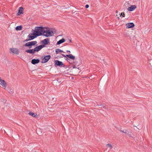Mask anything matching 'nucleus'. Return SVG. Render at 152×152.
Returning <instances> with one entry per match:
<instances>
[{
    "mask_svg": "<svg viewBox=\"0 0 152 152\" xmlns=\"http://www.w3.org/2000/svg\"><path fill=\"white\" fill-rule=\"evenodd\" d=\"M44 28L42 26L36 27L34 28V34H36L38 37L42 35L43 34Z\"/></svg>",
    "mask_w": 152,
    "mask_h": 152,
    "instance_id": "1",
    "label": "nucleus"
},
{
    "mask_svg": "<svg viewBox=\"0 0 152 152\" xmlns=\"http://www.w3.org/2000/svg\"><path fill=\"white\" fill-rule=\"evenodd\" d=\"M50 58L51 56L50 55L43 56L41 57V59L42 60L41 62L42 63H46Z\"/></svg>",
    "mask_w": 152,
    "mask_h": 152,
    "instance_id": "2",
    "label": "nucleus"
},
{
    "mask_svg": "<svg viewBox=\"0 0 152 152\" xmlns=\"http://www.w3.org/2000/svg\"><path fill=\"white\" fill-rule=\"evenodd\" d=\"M53 34V31H50L49 30H47L46 31L44 30L43 35L48 37L52 36V34Z\"/></svg>",
    "mask_w": 152,
    "mask_h": 152,
    "instance_id": "3",
    "label": "nucleus"
},
{
    "mask_svg": "<svg viewBox=\"0 0 152 152\" xmlns=\"http://www.w3.org/2000/svg\"><path fill=\"white\" fill-rule=\"evenodd\" d=\"M37 43V41L30 42L25 44V46L26 47H29V48H32V46H34Z\"/></svg>",
    "mask_w": 152,
    "mask_h": 152,
    "instance_id": "4",
    "label": "nucleus"
},
{
    "mask_svg": "<svg viewBox=\"0 0 152 152\" xmlns=\"http://www.w3.org/2000/svg\"><path fill=\"white\" fill-rule=\"evenodd\" d=\"M41 43L43 44L41 45L43 46V47H45L46 45L49 43V39L48 38L45 39L41 42Z\"/></svg>",
    "mask_w": 152,
    "mask_h": 152,
    "instance_id": "5",
    "label": "nucleus"
},
{
    "mask_svg": "<svg viewBox=\"0 0 152 152\" xmlns=\"http://www.w3.org/2000/svg\"><path fill=\"white\" fill-rule=\"evenodd\" d=\"M0 84L4 89H5L7 86V83L4 80L2 79L1 77H0Z\"/></svg>",
    "mask_w": 152,
    "mask_h": 152,
    "instance_id": "6",
    "label": "nucleus"
},
{
    "mask_svg": "<svg viewBox=\"0 0 152 152\" xmlns=\"http://www.w3.org/2000/svg\"><path fill=\"white\" fill-rule=\"evenodd\" d=\"M38 36L34 32L33 33H31L28 35V37L29 38L28 40H31L36 38Z\"/></svg>",
    "mask_w": 152,
    "mask_h": 152,
    "instance_id": "7",
    "label": "nucleus"
},
{
    "mask_svg": "<svg viewBox=\"0 0 152 152\" xmlns=\"http://www.w3.org/2000/svg\"><path fill=\"white\" fill-rule=\"evenodd\" d=\"M55 64L56 66H61L64 65V64L62 61L57 60L55 61Z\"/></svg>",
    "mask_w": 152,
    "mask_h": 152,
    "instance_id": "8",
    "label": "nucleus"
},
{
    "mask_svg": "<svg viewBox=\"0 0 152 152\" xmlns=\"http://www.w3.org/2000/svg\"><path fill=\"white\" fill-rule=\"evenodd\" d=\"M10 50L13 53L17 55L20 52L19 50L17 48H10Z\"/></svg>",
    "mask_w": 152,
    "mask_h": 152,
    "instance_id": "9",
    "label": "nucleus"
},
{
    "mask_svg": "<svg viewBox=\"0 0 152 152\" xmlns=\"http://www.w3.org/2000/svg\"><path fill=\"white\" fill-rule=\"evenodd\" d=\"M61 55L63 57H67L72 60H74L75 58V56H73L72 54H70L69 55H66L63 54H62Z\"/></svg>",
    "mask_w": 152,
    "mask_h": 152,
    "instance_id": "10",
    "label": "nucleus"
},
{
    "mask_svg": "<svg viewBox=\"0 0 152 152\" xmlns=\"http://www.w3.org/2000/svg\"><path fill=\"white\" fill-rule=\"evenodd\" d=\"M132 34V33L131 32H126L125 33V35L126 37H129L131 39H133L135 36L134 35L132 36L131 35Z\"/></svg>",
    "mask_w": 152,
    "mask_h": 152,
    "instance_id": "11",
    "label": "nucleus"
},
{
    "mask_svg": "<svg viewBox=\"0 0 152 152\" xmlns=\"http://www.w3.org/2000/svg\"><path fill=\"white\" fill-rule=\"evenodd\" d=\"M134 24L133 23H128L126 24V27L127 28H129L133 27Z\"/></svg>",
    "mask_w": 152,
    "mask_h": 152,
    "instance_id": "12",
    "label": "nucleus"
},
{
    "mask_svg": "<svg viewBox=\"0 0 152 152\" xmlns=\"http://www.w3.org/2000/svg\"><path fill=\"white\" fill-rule=\"evenodd\" d=\"M43 46L41 45H40L34 48V49L35 52H38L42 48H43Z\"/></svg>",
    "mask_w": 152,
    "mask_h": 152,
    "instance_id": "13",
    "label": "nucleus"
},
{
    "mask_svg": "<svg viewBox=\"0 0 152 152\" xmlns=\"http://www.w3.org/2000/svg\"><path fill=\"white\" fill-rule=\"evenodd\" d=\"M23 8L22 7H20L18 10V12L17 13L18 15H20V14L23 13Z\"/></svg>",
    "mask_w": 152,
    "mask_h": 152,
    "instance_id": "14",
    "label": "nucleus"
},
{
    "mask_svg": "<svg viewBox=\"0 0 152 152\" xmlns=\"http://www.w3.org/2000/svg\"><path fill=\"white\" fill-rule=\"evenodd\" d=\"M40 62V60L38 59H34L31 60V63L33 64H38Z\"/></svg>",
    "mask_w": 152,
    "mask_h": 152,
    "instance_id": "15",
    "label": "nucleus"
},
{
    "mask_svg": "<svg viewBox=\"0 0 152 152\" xmlns=\"http://www.w3.org/2000/svg\"><path fill=\"white\" fill-rule=\"evenodd\" d=\"M136 8V6L135 5H131L130 7L128 8V11H132L134 10Z\"/></svg>",
    "mask_w": 152,
    "mask_h": 152,
    "instance_id": "16",
    "label": "nucleus"
},
{
    "mask_svg": "<svg viewBox=\"0 0 152 152\" xmlns=\"http://www.w3.org/2000/svg\"><path fill=\"white\" fill-rule=\"evenodd\" d=\"M26 52L27 53L32 54H34L35 52L34 49H28L26 50Z\"/></svg>",
    "mask_w": 152,
    "mask_h": 152,
    "instance_id": "17",
    "label": "nucleus"
},
{
    "mask_svg": "<svg viewBox=\"0 0 152 152\" xmlns=\"http://www.w3.org/2000/svg\"><path fill=\"white\" fill-rule=\"evenodd\" d=\"M65 39L64 38H63L59 40L57 42L56 44H57V45H58L64 42H65Z\"/></svg>",
    "mask_w": 152,
    "mask_h": 152,
    "instance_id": "18",
    "label": "nucleus"
},
{
    "mask_svg": "<svg viewBox=\"0 0 152 152\" xmlns=\"http://www.w3.org/2000/svg\"><path fill=\"white\" fill-rule=\"evenodd\" d=\"M28 114L31 115L32 117H34L38 118V116L37 115V114L34 113L33 112H30Z\"/></svg>",
    "mask_w": 152,
    "mask_h": 152,
    "instance_id": "19",
    "label": "nucleus"
},
{
    "mask_svg": "<svg viewBox=\"0 0 152 152\" xmlns=\"http://www.w3.org/2000/svg\"><path fill=\"white\" fill-rule=\"evenodd\" d=\"M59 52H63L64 53V52L62 50L59 48H57L56 49V54H58Z\"/></svg>",
    "mask_w": 152,
    "mask_h": 152,
    "instance_id": "20",
    "label": "nucleus"
},
{
    "mask_svg": "<svg viewBox=\"0 0 152 152\" xmlns=\"http://www.w3.org/2000/svg\"><path fill=\"white\" fill-rule=\"evenodd\" d=\"M22 27L21 26H18L16 28V30L17 31L20 30L22 29Z\"/></svg>",
    "mask_w": 152,
    "mask_h": 152,
    "instance_id": "21",
    "label": "nucleus"
},
{
    "mask_svg": "<svg viewBox=\"0 0 152 152\" xmlns=\"http://www.w3.org/2000/svg\"><path fill=\"white\" fill-rule=\"evenodd\" d=\"M8 92L11 94H12L13 93V90L12 89L9 88L8 90Z\"/></svg>",
    "mask_w": 152,
    "mask_h": 152,
    "instance_id": "22",
    "label": "nucleus"
},
{
    "mask_svg": "<svg viewBox=\"0 0 152 152\" xmlns=\"http://www.w3.org/2000/svg\"><path fill=\"white\" fill-rule=\"evenodd\" d=\"M106 146L107 147H110V149H112L113 148V147H112V145L110 144H107Z\"/></svg>",
    "mask_w": 152,
    "mask_h": 152,
    "instance_id": "23",
    "label": "nucleus"
},
{
    "mask_svg": "<svg viewBox=\"0 0 152 152\" xmlns=\"http://www.w3.org/2000/svg\"><path fill=\"white\" fill-rule=\"evenodd\" d=\"M131 132L130 131H127V134L129 136L131 137Z\"/></svg>",
    "mask_w": 152,
    "mask_h": 152,
    "instance_id": "24",
    "label": "nucleus"
},
{
    "mask_svg": "<svg viewBox=\"0 0 152 152\" xmlns=\"http://www.w3.org/2000/svg\"><path fill=\"white\" fill-rule=\"evenodd\" d=\"M122 15L123 17H124L125 16V14L124 12H122L121 13L120 16Z\"/></svg>",
    "mask_w": 152,
    "mask_h": 152,
    "instance_id": "25",
    "label": "nucleus"
},
{
    "mask_svg": "<svg viewBox=\"0 0 152 152\" xmlns=\"http://www.w3.org/2000/svg\"><path fill=\"white\" fill-rule=\"evenodd\" d=\"M89 6L88 4H86L85 6V8H88L89 7Z\"/></svg>",
    "mask_w": 152,
    "mask_h": 152,
    "instance_id": "26",
    "label": "nucleus"
},
{
    "mask_svg": "<svg viewBox=\"0 0 152 152\" xmlns=\"http://www.w3.org/2000/svg\"><path fill=\"white\" fill-rule=\"evenodd\" d=\"M65 60H67V61L68 62H69L70 63V61H69V60H70L69 59V58H66L65 59Z\"/></svg>",
    "mask_w": 152,
    "mask_h": 152,
    "instance_id": "27",
    "label": "nucleus"
},
{
    "mask_svg": "<svg viewBox=\"0 0 152 152\" xmlns=\"http://www.w3.org/2000/svg\"><path fill=\"white\" fill-rule=\"evenodd\" d=\"M100 106H103V107H104V108H105V107L106 106H104V104H101L100 105Z\"/></svg>",
    "mask_w": 152,
    "mask_h": 152,
    "instance_id": "28",
    "label": "nucleus"
},
{
    "mask_svg": "<svg viewBox=\"0 0 152 152\" xmlns=\"http://www.w3.org/2000/svg\"><path fill=\"white\" fill-rule=\"evenodd\" d=\"M68 40H69V42H72V41L71 39H68Z\"/></svg>",
    "mask_w": 152,
    "mask_h": 152,
    "instance_id": "29",
    "label": "nucleus"
},
{
    "mask_svg": "<svg viewBox=\"0 0 152 152\" xmlns=\"http://www.w3.org/2000/svg\"><path fill=\"white\" fill-rule=\"evenodd\" d=\"M29 40H28V39H26L25 40V41H27H27H29Z\"/></svg>",
    "mask_w": 152,
    "mask_h": 152,
    "instance_id": "30",
    "label": "nucleus"
},
{
    "mask_svg": "<svg viewBox=\"0 0 152 152\" xmlns=\"http://www.w3.org/2000/svg\"><path fill=\"white\" fill-rule=\"evenodd\" d=\"M76 68V66H75V65L73 66V68Z\"/></svg>",
    "mask_w": 152,
    "mask_h": 152,
    "instance_id": "31",
    "label": "nucleus"
},
{
    "mask_svg": "<svg viewBox=\"0 0 152 152\" xmlns=\"http://www.w3.org/2000/svg\"><path fill=\"white\" fill-rule=\"evenodd\" d=\"M127 131H128L126 130V131H125V132L124 133H125V134H127Z\"/></svg>",
    "mask_w": 152,
    "mask_h": 152,
    "instance_id": "32",
    "label": "nucleus"
},
{
    "mask_svg": "<svg viewBox=\"0 0 152 152\" xmlns=\"http://www.w3.org/2000/svg\"><path fill=\"white\" fill-rule=\"evenodd\" d=\"M66 52H68V53H70V51H69V50H67L66 51Z\"/></svg>",
    "mask_w": 152,
    "mask_h": 152,
    "instance_id": "33",
    "label": "nucleus"
},
{
    "mask_svg": "<svg viewBox=\"0 0 152 152\" xmlns=\"http://www.w3.org/2000/svg\"><path fill=\"white\" fill-rule=\"evenodd\" d=\"M120 131L121 132H123V131L122 130H120Z\"/></svg>",
    "mask_w": 152,
    "mask_h": 152,
    "instance_id": "34",
    "label": "nucleus"
},
{
    "mask_svg": "<svg viewBox=\"0 0 152 152\" xmlns=\"http://www.w3.org/2000/svg\"><path fill=\"white\" fill-rule=\"evenodd\" d=\"M123 133H124L125 132L124 131H123V132H122Z\"/></svg>",
    "mask_w": 152,
    "mask_h": 152,
    "instance_id": "35",
    "label": "nucleus"
}]
</instances>
